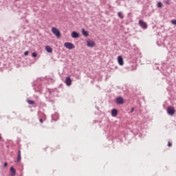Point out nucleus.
<instances>
[{
	"mask_svg": "<svg viewBox=\"0 0 176 176\" xmlns=\"http://www.w3.org/2000/svg\"><path fill=\"white\" fill-rule=\"evenodd\" d=\"M51 31L56 38H60L61 36V32H60V30L56 28L53 27Z\"/></svg>",
	"mask_w": 176,
	"mask_h": 176,
	"instance_id": "1",
	"label": "nucleus"
},
{
	"mask_svg": "<svg viewBox=\"0 0 176 176\" xmlns=\"http://www.w3.org/2000/svg\"><path fill=\"white\" fill-rule=\"evenodd\" d=\"M167 113L168 115H170V116H173V115L175 113V109H174L173 106H169L167 109Z\"/></svg>",
	"mask_w": 176,
	"mask_h": 176,
	"instance_id": "2",
	"label": "nucleus"
},
{
	"mask_svg": "<svg viewBox=\"0 0 176 176\" xmlns=\"http://www.w3.org/2000/svg\"><path fill=\"white\" fill-rule=\"evenodd\" d=\"M116 104H118V105H122V104H124V99H123L122 97H117L116 98Z\"/></svg>",
	"mask_w": 176,
	"mask_h": 176,
	"instance_id": "3",
	"label": "nucleus"
},
{
	"mask_svg": "<svg viewBox=\"0 0 176 176\" xmlns=\"http://www.w3.org/2000/svg\"><path fill=\"white\" fill-rule=\"evenodd\" d=\"M64 46L66 47V49H69V50L75 49V45L72 44V43H65Z\"/></svg>",
	"mask_w": 176,
	"mask_h": 176,
	"instance_id": "4",
	"label": "nucleus"
},
{
	"mask_svg": "<svg viewBox=\"0 0 176 176\" xmlns=\"http://www.w3.org/2000/svg\"><path fill=\"white\" fill-rule=\"evenodd\" d=\"M139 25L142 28H143V30H146V28H148V24H146V23L142 20L139 21Z\"/></svg>",
	"mask_w": 176,
	"mask_h": 176,
	"instance_id": "5",
	"label": "nucleus"
},
{
	"mask_svg": "<svg viewBox=\"0 0 176 176\" xmlns=\"http://www.w3.org/2000/svg\"><path fill=\"white\" fill-rule=\"evenodd\" d=\"M87 45L88 47H93L96 45V43L94 41L88 40L87 41Z\"/></svg>",
	"mask_w": 176,
	"mask_h": 176,
	"instance_id": "6",
	"label": "nucleus"
},
{
	"mask_svg": "<svg viewBox=\"0 0 176 176\" xmlns=\"http://www.w3.org/2000/svg\"><path fill=\"white\" fill-rule=\"evenodd\" d=\"M118 63L119 65H123L124 64V62L123 60V58L122 57V56H119L118 57Z\"/></svg>",
	"mask_w": 176,
	"mask_h": 176,
	"instance_id": "7",
	"label": "nucleus"
},
{
	"mask_svg": "<svg viewBox=\"0 0 176 176\" xmlns=\"http://www.w3.org/2000/svg\"><path fill=\"white\" fill-rule=\"evenodd\" d=\"M65 83H66L67 86H71V85H72V80H71L70 77L66 78Z\"/></svg>",
	"mask_w": 176,
	"mask_h": 176,
	"instance_id": "8",
	"label": "nucleus"
},
{
	"mask_svg": "<svg viewBox=\"0 0 176 176\" xmlns=\"http://www.w3.org/2000/svg\"><path fill=\"white\" fill-rule=\"evenodd\" d=\"M20 162H21V151L19 150L18 151V156L16 158V163H20Z\"/></svg>",
	"mask_w": 176,
	"mask_h": 176,
	"instance_id": "9",
	"label": "nucleus"
},
{
	"mask_svg": "<svg viewBox=\"0 0 176 176\" xmlns=\"http://www.w3.org/2000/svg\"><path fill=\"white\" fill-rule=\"evenodd\" d=\"M111 116L113 117L118 116V110L116 109H113L111 110Z\"/></svg>",
	"mask_w": 176,
	"mask_h": 176,
	"instance_id": "10",
	"label": "nucleus"
},
{
	"mask_svg": "<svg viewBox=\"0 0 176 176\" xmlns=\"http://www.w3.org/2000/svg\"><path fill=\"white\" fill-rule=\"evenodd\" d=\"M72 38H79V33L76 32H72Z\"/></svg>",
	"mask_w": 176,
	"mask_h": 176,
	"instance_id": "11",
	"label": "nucleus"
},
{
	"mask_svg": "<svg viewBox=\"0 0 176 176\" xmlns=\"http://www.w3.org/2000/svg\"><path fill=\"white\" fill-rule=\"evenodd\" d=\"M10 171H11V176H16V169H14L13 168V166H12L10 168Z\"/></svg>",
	"mask_w": 176,
	"mask_h": 176,
	"instance_id": "12",
	"label": "nucleus"
},
{
	"mask_svg": "<svg viewBox=\"0 0 176 176\" xmlns=\"http://www.w3.org/2000/svg\"><path fill=\"white\" fill-rule=\"evenodd\" d=\"M45 50L46 52H47L48 53H52L53 52V50L52 49V47H50V46L47 45L45 46Z\"/></svg>",
	"mask_w": 176,
	"mask_h": 176,
	"instance_id": "13",
	"label": "nucleus"
},
{
	"mask_svg": "<svg viewBox=\"0 0 176 176\" xmlns=\"http://www.w3.org/2000/svg\"><path fill=\"white\" fill-rule=\"evenodd\" d=\"M82 34L84 36H89V32L85 31V29H82Z\"/></svg>",
	"mask_w": 176,
	"mask_h": 176,
	"instance_id": "14",
	"label": "nucleus"
},
{
	"mask_svg": "<svg viewBox=\"0 0 176 176\" xmlns=\"http://www.w3.org/2000/svg\"><path fill=\"white\" fill-rule=\"evenodd\" d=\"M28 103L30 105H34V104H35V102H34V100H28Z\"/></svg>",
	"mask_w": 176,
	"mask_h": 176,
	"instance_id": "15",
	"label": "nucleus"
},
{
	"mask_svg": "<svg viewBox=\"0 0 176 176\" xmlns=\"http://www.w3.org/2000/svg\"><path fill=\"white\" fill-rule=\"evenodd\" d=\"M157 8H163V3L162 2H158L157 4Z\"/></svg>",
	"mask_w": 176,
	"mask_h": 176,
	"instance_id": "16",
	"label": "nucleus"
},
{
	"mask_svg": "<svg viewBox=\"0 0 176 176\" xmlns=\"http://www.w3.org/2000/svg\"><path fill=\"white\" fill-rule=\"evenodd\" d=\"M118 17H120V19H123V14L122 12H118Z\"/></svg>",
	"mask_w": 176,
	"mask_h": 176,
	"instance_id": "17",
	"label": "nucleus"
},
{
	"mask_svg": "<svg viewBox=\"0 0 176 176\" xmlns=\"http://www.w3.org/2000/svg\"><path fill=\"white\" fill-rule=\"evenodd\" d=\"M171 24H173V25H176V20H171Z\"/></svg>",
	"mask_w": 176,
	"mask_h": 176,
	"instance_id": "18",
	"label": "nucleus"
},
{
	"mask_svg": "<svg viewBox=\"0 0 176 176\" xmlns=\"http://www.w3.org/2000/svg\"><path fill=\"white\" fill-rule=\"evenodd\" d=\"M32 57H36L38 56V54H36V52H33L32 54Z\"/></svg>",
	"mask_w": 176,
	"mask_h": 176,
	"instance_id": "19",
	"label": "nucleus"
},
{
	"mask_svg": "<svg viewBox=\"0 0 176 176\" xmlns=\"http://www.w3.org/2000/svg\"><path fill=\"white\" fill-rule=\"evenodd\" d=\"M29 53L30 52L28 51L25 52H24V56H28Z\"/></svg>",
	"mask_w": 176,
	"mask_h": 176,
	"instance_id": "20",
	"label": "nucleus"
},
{
	"mask_svg": "<svg viewBox=\"0 0 176 176\" xmlns=\"http://www.w3.org/2000/svg\"><path fill=\"white\" fill-rule=\"evenodd\" d=\"M168 146H169V147L173 146V144H171V142H168Z\"/></svg>",
	"mask_w": 176,
	"mask_h": 176,
	"instance_id": "21",
	"label": "nucleus"
},
{
	"mask_svg": "<svg viewBox=\"0 0 176 176\" xmlns=\"http://www.w3.org/2000/svg\"><path fill=\"white\" fill-rule=\"evenodd\" d=\"M166 3L167 5H170V0H166Z\"/></svg>",
	"mask_w": 176,
	"mask_h": 176,
	"instance_id": "22",
	"label": "nucleus"
},
{
	"mask_svg": "<svg viewBox=\"0 0 176 176\" xmlns=\"http://www.w3.org/2000/svg\"><path fill=\"white\" fill-rule=\"evenodd\" d=\"M134 107H132L131 109V113H133V112H134Z\"/></svg>",
	"mask_w": 176,
	"mask_h": 176,
	"instance_id": "23",
	"label": "nucleus"
},
{
	"mask_svg": "<svg viewBox=\"0 0 176 176\" xmlns=\"http://www.w3.org/2000/svg\"><path fill=\"white\" fill-rule=\"evenodd\" d=\"M4 167H8V162L4 163Z\"/></svg>",
	"mask_w": 176,
	"mask_h": 176,
	"instance_id": "24",
	"label": "nucleus"
},
{
	"mask_svg": "<svg viewBox=\"0 0 176 176\" xmlns=\"http://www.w3.org/2000/svg\"><path fill=\"white\" fill-rule=\"evenodd\" d=\"M39 121H40V123H43V120L42 119H40Z\"/></svg>",
	"mask_w": 176,
	"mask_h": 176,
	"instance_id": "25",
	"label": "nucleus"
},
{
	"mask_svg": "<svg viewBox=\"0 0 176 176\" xmlns=\"http://www.w3.org/2000/svg\"><path fill=\"white\" fill-rule=\"evenodd\" d=\"M1 138H2L0 136V140H1Z\"/></svg>",
	"mask_w": 176,
	"mask_h": 176,
	"instance_id": "26",
	"label": "nucleus"
}]
</instances>
